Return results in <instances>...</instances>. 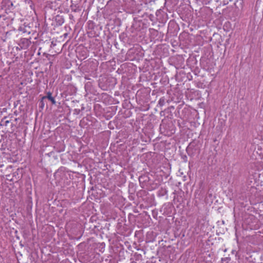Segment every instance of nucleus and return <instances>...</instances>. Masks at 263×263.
Returning a JSON list of instances; mask_svg holds the SVG:
<instances>
[{
  "instance_id": "obj_1",
  "label": "nucleus",
  "mask_w": 263,
  "mask_h": 263,
  "mask_svg": "<svg viewBox=\"0 0 263 263\" xmlns=\"http://www.w3.org/2000/svg\"><path fill=\"white\" fill-rule=\"evenodd\" d=\"M31 43L30 41L26 38L22 39L20 41V45L22 48L27 49Z\"/></svg>"
},
{
  "instance_id": "obj_2",
  "label": "nucleus",
  "mask_w": 263,
  "mask_h": 263,
  "mask_svg": "<svg viewBox=\"0 0 263 263\" xmlns=\"http://www.w3.org/2000/svg\"><path fill=\"white\" fill-rule=\"evenodd\" d=\"M48 99L50 101L52 104H55L56 102L53 97H52V93L50 92H48L46 96L43 97V99Z\"/></svg>"
},
{
  "instance_id": "obj_3",
  "label": "nucleus",
  "mask_w": 263,
  "mask_h": 263,
  "mask_svg": "<svg viewBox=\"0 0 263 263\" xmlns=\"http://www.w3.org/2000/svg\"><path fill=\"white\" fill-rule=\"evenodd\" d=\"M165 103V99L163 97L161 98L158 101V104L160 106H163V105H164Z\"/></svg>"
},
{
  "instance_id": "obj_4",
  "label": "nucleus",
  "mask_w": 263,
  "mask_h": 263,
  "mask_svg": "<svg viewBox=\"0 0 263 263\" xmlns=\"http://www.w3.org/2000/svg\"><path fill=\"white\" fill-rule=\"evenodd\" d=\"M44 100V99H43V98H42L41 100V101H40V106L42 108H43V107H44V105H45Z\"/></svg>"
}]
</instances>
